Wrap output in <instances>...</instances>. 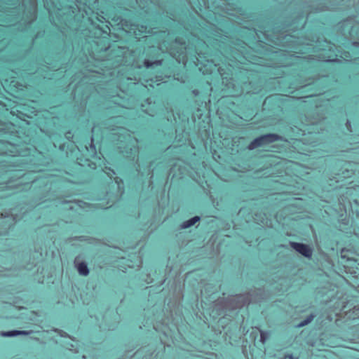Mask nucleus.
I'll return each mask as SVG.
<instances>
[{
	"instance_id": "1",
	"label": "nucleus",
	"mask_w": 359,
	"mask_h": 359,
	"mask_svg": "<svg viewBox=\"0 0 359 359\" xmlns=\"http://www.w3.org/2000/svg\"><path fill=\"white\" fill-rule=\"evenodd\" d=\"M292 247L299 252L302 254L303 255L306 257H309L311 255V250L309 247L306 245L299 244V243H294L292 244Z\"/></svg>"
},
{
	"instance_id": "2",
	"label": "nucleus",
	"mask_w": 359,
	"mask_h": 359,
	"mask_svg": "<svg viewBox=\"0 0 359 359\" xmlns=\"http://www.w3.org/2000/svg\"><path fill=\"white\" fill-rule=\"evenodd\" d=\"M76 264L79 273L82 275H86L88 273L87 266L85 263L76 260Z\"/></svg>"
},
{
	"instance_id": "3",
	"label": "nucleus",
	"mask_w": 359,
	"mask_h": 359,
	"mask_svg": "<svg viewBox=\"0 0 359 359\" xmlns=\"http://www.w3.org/2000/svg\"><path fill=\"white\" fill-rule=\"evenodd\" d=\"M22 334V331L20 330H13V331H8V332H1V335L2 337H15L17 335Z\"/></svg>"
},
{
	"instance_id": "4",
	"label": "nucleus",
	"mask_w": 359,
	"mask_h": 359,
	"mask_svg": "<svg viewBox=\"0 0 359 359\" xmlns=\"http://www.w3.org/2000/svg\"><path fill=\"white\" fill-rule=\"evenodd\" d=\"M198 221V217H196L192 218L191 219L189 220L185 223L184 227H189L191 225H194L195 223H196Z\"/></svg>"
}]
</instances>
